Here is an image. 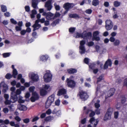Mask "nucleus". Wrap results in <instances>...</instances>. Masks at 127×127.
<instances>
[{"label": "nucleus", "instance_id": "obj_1", "mask_svg": "<svg viewBox=\"0 0 127 127\" xmlns=\"http://www.w3.org/2000/svg\"><path fill=\"white\" fill-rule=\"evenodd\" d=\"M46 73L44 75L43 78L45 82H48L51 80L52 75L50 70H46Z\"/></svg>", "mask_w": 127, "mask_h": 127}, {"label": "nucleus", "instance_id": "obj_2", "mask_svg": "<svg viewBox=\"0 0 127 127\" xmlns=\"http://www.w3.org/2000/svg\"><path fill=\"white\" fill-rule=\"evenodd\" d=\"M78 95L80 97L81 99L84 101L86 100L89 97L87 93L83 90H81L79 91Z\"/></svg>", "mask_w": 127, "mask_h": 127}, {"label": "nucleus", "instance_id": "obj_3", "mask_svg": "<svg viewBox=\"0 0 127 127\" xmlns=\"http://www.w3.org/2000/svg\"><path fill=\"white\" fill-rule=\"evenodd\" d=\"M65 81L67 83L66 85L68 87L73 89L75 87L76 82L74 80L67 79Z\"/></svg>", "mask_w": 127, "mask_h": 127}, {"label": "nucleus", "instance_id": "obj_4", "mask_svg": "<svg viewBox=\"0 0 127 127\" xmlns=\"http://www.w3.org/2000/svg\"><path fill=\"white\" fill-rule=\"evenodd\" d=\"M54 95H52L49 96L45 103V107L46 108H48L54 101Z\"/></svg>", "mask_w": 127, "mask_h": 127}, {"label": "nucleus", "instance_id": "obj_5", "mask_svg": "<svg viewBox=\"0 0 127 127\" xmlns=\"http://www.w3.org/2000/svg\"><path fill=\"white\" fill-rule=\"evenodd\" d=\"M42 15L45 16L47 20H51L55 19L54 17V14L50 12H44L42 14Z\"/></svg>", "mask_w": 127, "mask_h": 127}, {"label": "nucleus", "instance_id": "obj_6", "mask_svg": "<svg viewBox=\"0 0 127 127\" xmlns=\"http://www.w3.org/2000/svg\"><path fill=\"white\" fill-rule=\"evenodd\" d=\"M113 26V23L112 21L110 20H107L105 21V28L106 30L109 31L111 30Z\"/></svg>", "mask_w": 127, "mask_h": 127}, {"label": "nucleus", "instance_id": "obj_7", "mask_svg": "<svg viewBox=\"0 0 127 127\" xmlns=\"http://www.w3.org/2000/svg\"><path fill=\"white\" fill-rule=\"evenodd\" d=\"M21 91L19 89H17L16 92H12L11 95L14 97L15 100L17 99V97L21 96L20 94L21 93Z\"/></svg>", "mask_w": 127, "mask_h": 127}, {"label": "nucleus", "instance_id": "obj_8", "mask_svg": "<svg viewBox=\"0 0 127 127\" xmlns=\"http://www.w3.org/2000/svg\"><path fill=\"white\" fill-rule=\"evenodd\" d=\"M39 22H40L39 19H38L36 20L35 23L32 26V27L33 28V31H35L36 30L38 29L41 27V25L38 24Z\"/></svg>", "mask_w": 127, "mask_h": 127}, {"label": "nucleus", "instance_id": "obj_9", "mask_svg": "<svg viewBox=\"0 0 127 127\" xmlns=\"http://www.w3.org/2000/svg\"><path fill=\"white\" fill-rule=\"evenodd\" d=\"M99 32L98 31H96L94 32L93 33V36L92 38L93 41L95 40L99 41L100 40V38L99 36H97L99 34Z\"/></svg>", "mask_w": 127, "mask_h": 127}, {"label": "nucleus", "instance_id": "obj_10", "mask_svg": "<svg viewBox=\"0 0 127 127\" xmlns=\"http://www.w3.org/2000/svg\"><path fill=\"white\" fill-rule=\"evenodd\" d=\"M83 38H84L90 39L92 37V33L91 32H88L86 31H84L83 32Z\"/></svg>", "mask_w": 127, "mask_h": 127}, {"label": "nucleus", "instance_id": "obj_11", "mask_svg": "<svg viewBox=\"0 0 127 127\" xmlns=\"http://www.w3.org/2000/svg\"><path fill=\"white\" fill-rule=\"evenodd\" d=\"M74 6V5L73 3L67 2L64 4L63 7L65 9L69 10L70 9L73 8Z\"/></svg>", "mask_w": 127, "mask_h": 127}, {"label": "nucleus", "instance_id": "obj_12", "mask_svg": "<svg viewBox=\"0 0 127 127\" xmlns=\"http://www.w3.org/2000/svg\"><path fill=\"white\" fill-rule=\"evenodd\" d=\"M16 100L14 99V97L11 95L10 100H5L4 103L6 105L10 104L11 103H14L16 102Z\"/></svg>", "mask_w": 127, "mask_h": 127}, {"label": "nucleus", "instance_id": "obj_13", "mask_svg": "<svg viewBox=\"0 0 127 127\" xmlns=\"http://www.w3.org/2000/svg\"><path fill=\"white\" fill-rule=\"evenodd\" d=\"M98 121L96 120H95L94 118L92 117L89 120V122L92 124H93L92 127H95L98 122Z\"/></svg>", "mask_w": 127, "mask_h": 127}, {"label": "nucleus", "instance_id": "obj_14", "mask_svg": "<svg viewBox=\"0 0 127 127\" xmlns=\"http://www.w3.org/2000/svg\"><path fill=\"white\" fill-rule=\"evenodd\" d=\"M52 0H48L45 4V7L47 8L48 10L50 11L52 8V5H51Z\"/></svg>", "mask_w": 127, "mask_h": 127}, {"label": "nucleus", "instance_id": "obj_15", "mask_svg": "<svg viewBox=\"0 0 127 127\" xmlns=\"http://www.w3.org/2000/svg\"><path fill=\"white\" fill-rule=\"evenodd\" d=\"M67 90L64 88H62L60 89L58 91L57 95L60 96L66 94V93Z\"/></svg>", "mask_w": 127, "mask_h": 127}, {"label": "nucleus", "instance_id": "obj_16", "mask_svg": "<svg viewBox=\"0 0 127 127\" xmlns=\"http://www.w3.org/2000/svg\"><path fill=\"white\" fill-rule=\"evenodd\" d=\"M112 62L110 59H108L106 62L104 66L103 69H106L108 68V66L111 67L112 65Z\"/></svg>", "mask_w": 127, "mask_h": 127}, {"label": "nucleus", "instance_id": "obj_17", "mask_svg": "<svg viewBox=\"0 0 127 127\" xmlns=\"http://www.w3.org/2000/svg\"><path fill=\"white\" fill-rule=\"evenodd\" d=\"M1 85H2L3 89L2 90V93H5L7 91L8 89V87L7 85L4 82L1 83Z\"/></svg>", "mask_w": 127, "mask_h": 127}, {"label": "nucleus", "instance_id": "obj_18", "mask_svg": "<svg viewBox=\"0 0 127 127\" xmlns=\"http://www.w3.org/2000/svg\"><path fill=\"white\" fill-rule=\"evenodd\" d=\"M31 78L32 80L34 81H38V77L37 75L35 74H32Z\"/></svg>", "mask_w": 127, "mask_h": 127}, {"label": "nucleus", "instance_id": "obj_19", "mask_svg": "<svg viewBox=\"0 0 127 127\" xmlns=\"http://www.w3.org/2000/svg\"><path fill=\"white\" fill-rule=\"evenodd\" d=\"M67 71L69 74H72L76 73L77 72V70L75 68H71L67 69Z\"/></svg>", "mask_w": 127, "mask_h": 127}, {"label": "nucleus", "instance_id": "obj_20", "mask_svg": "<svg viewBox=\"0 0 127 127\" xmlns=\"http://www.w3.org/2000/svg\"><path fill=\"white\" fill-rule=\"evenodd\" d=\"M115 89L114 88H111L108 91L109 94L107 95V97H109L113 95L115 92Z\"/></svg>", "mask_w": 127, "mask_h": 127}, {"label": "nucleus", "instance_id": "obj_21", "mask_svg": "<svg viewBox=\"0 0 127 127\" xmlns=\"http://www.w3.org/2000/svg\"><path fill=\"white\" fill-rule=\"evenodd\" d=\"M18 108L21 111H25L27 109V107L24 105L21 104L18 106Z\"/></svg>", "mask_w": 127, "mask_h": 127}, {"label": "nucleus", "instance_id": "obj_22", "mask_svg": "<svg viewBox=\"0 0 127 127\" xmlns=\"http://www.w3.org/2000/svg\"><path fill=\"white\" fill-rule=\"evenodd\" d=\"M111 114L106 112L104 118V120L106 121L110 119L111 118Z\"/></svg>", "mask_w": 127, "mask_h": 127}, {"label": "nucleus", "instance_id": "obj_23", "mask_svg": "<svg viewBox=\"0 0 127 127\" xmlns=\"http://www.w3.org/2000/svg\"><path fill=\"white\" fill-rule=\"evenodd\" d=\"M61 20L58 18L54 21L51 24V25L53 27L55 26L57 24H58L59 23V22Z\"/></svg>", "mask_w": 127, "mask_h": 127}, {"label": "nucleus", "instance_id": "obj_24", "mask_svg": "<svg viewBox=\"0 0 127 127\" xmlns=\"http://www.w3.org/2000/svg\"><path fill=\"white\" fill-rule=\"evenodd\" d=\"M38 3V0H32V6L34 8H36Z\"/></svg>", "mask_w": 127, "mask_h": 127}, {"label": "nucleus", "instance_id": "obj_25", "mask_svg": "<svg viewBox=\"0 0 127 127\" xmlns=\"http://www.w3.org/2000/svg\"><path fill=\"white\" fill-rule=\"evenodd\" d=\"M70 17L76 19L80 18V16L77 14H71L69 15Z\"/></svg>", "mask_w": 127, "mask_h": 127}, {"label": "nucleus", "instance_id": "obj_26", "mask_svg": "<svg viewBox=\"0 0 127 127\" xmlns=\"http://www.w3.org/2000/svg\"><path fill=\"white\" fill-rule=\"evenodd\" d=\"M40 95L41 96L45 95L47 93V91L43 89H40Z\"/></svg>", "mask_w": 127, "mask_h": 127}, {"label": "nucleus", "instance_id": "obj_27", "mask_svg": "<svg viewBox=\"0 0 127 127\" xmlns=\"http://www.w3.org/2000/svg\"><path fill=\"white\" fill-rule=\"evenodd\" d=\"M79 48L80 50H81L79 51L80 53L83 54L85 52L86 50L84 46H80Z\"/></svg>", "mask_w": 127, "mask_h": 127}, {"label": "nucleus", "instance_id": "obj_28", "mask_svg": "<svg viewBox=\"0 0 127 127\" xmlns=\"http://www.w3.org/2000/svg\"><path fill=\"white\" fill-rule=\"evenodd\" d=\"M22 98L23 97L22 96H18L17 98V99L16 100V101H18V102L20 103H24L25 102V101L24 100L22 99Z\"/></svg>", "mask_w": 127, "mask_h": 127}, {"label": "nucleus", "instance_id": "obj_29", "mask_svg": "<svg viewBox=\"0 0 127 127\" xmlns=\"http://www.w3.org/2000/svg\"><path fill=\"white\" fill-rule=\"evenodd\" d=\"M48 58V56L47 55H43L41 57L40 59L42 61L45 62L47 61Z\"/></svg>", "mask_w": 127, "mask_h": 127}, {"label": "nucleus", "instance_id": "obj_30", "mask_svg": "<svg viewBox=\"0 0 127 127\" xmlns=\"http://www.w3.org/2000/svg\"><path fill=\"white\" fill-rule=\"evenodd\" d=\"M18 72L16 69H14L12 71V75L13 77L14 78H16V76L18 74Z\"/></svg>", "mask_w": 127, "mask_h": 127}, {"label": "nucleus", "instance_id": "obj_31", "mask_svg": "<svg viewBox=\"0 0 127 127\" xmlns=\"http://www.w3.org/2000/svg\"><path fill=\"white\" fill-rule=\"evenodd\" d=\"M83 32L82 34L78 32H77L76 33V35L74 36L75 38H78L79 37L83 38Z\"/></svg>", "mask_w": 127, "mask_h": 127}, {"label": "nucleus", "instance_id": "obj_32", "mask_svg": "<svg viewBox=\"0 0 127 127\" xmlns=\"http://www.w3.org/2000/svg\"><path fill=\"white\" fill-rule=\"evenodd\" d=\"M32 96L37 100L39 98V96L37 93L36 92L32 93Z\"/></svg>", "mask_w": 127, "mask_h": 127}, {"label": "nucleus", "instance_id": "obj_33", "mask_svg": "<svg viewBox=\"0 0 127 127\" xmlns=\"http://www.w3.org/2000/svg\"><path fill=\"white\" fill-rule=\"evenodd\" d=\"M1 10L2 12H4L7 10L6 6L4 5H2L0 6Z\"/></svg>", "mask_w": 127, "mask_h": 127}, {"label": "nucleus", "instance_id": "obj_34", "mask_svg": "<svg viewBox=\"0 0 127 127\" xmlns=\"http://www.w3.org/2000/svg\"><path fill=\"white\" fill-rule=\"evenodd\" d=\"M99 1L98 0H93L92 2V5L96 6L99 4Z\"/></svg>", "mask_w": 127, "mask_h": 127}, {"label": "nucleus", "instance_id": "obj_35", "mask_svg": "<svg viewBox=\"0 0 127 127\" xmlns=\"http://www.w3.org/2000/svg\"><path fill=\"white\" fill-rule=\"evenodd\" d=\"M5 78L7 79H10L13 76L11 74L7 73L5 76Z\"/></svg>", "mask_w": 127, "mask_h": 127}, {"label": "nucleus", "instance_id": "obj_36", "mask_svg": "<svg viewBox=\"0 0 127 127\" xmlns=\"http://www.w3.org/2000/svg\"><path fill=\"white\" fill-rule=\"evenodd\" d=\"M120 5V2L118 1H115L114 2V5L116 7H117Z\"/></svg>", "mask_w": 127, "mask_h": 127}, {"label": "nucleus", "instance_id": "obj_37", "mask_svg": "<svg viewBox=\"0 0 127 127\" xmlns=\"http://www.w3.org/2000/svg\"><path fill=\"white\" fill-rule=\"evenodd\" d=\"M76 28L75 27H70L69 29V32L73 33L75 32Z\"/></svg>", "mask_w": 127, "mask_h": 127}, {"label": "nucleus", "instance_id": "obj_38", "mask_svg": "<svg viewBox=\"0 0 127 127\" xmlns=\"http://www.w3.org/2000/svg\"><path fill=\"white\" fill-rule=\"evenodd\" d=\"M103 77L102 75L99 76L97 78V84H98L99 82L103 80Z\"/></svg>", "mask_w": 127, "mask_h": 127}, {"label": "nucleus", "instance_id": "obj_39", "mask_svg": "<svg viewBox=\"0 0 127 127\" xmlns=\"http://www.w3.org/2000/svg\"><path fill=\"white\" fill-rule=\"evenodd\" d=\"M113 109L111 108H109L107 110V113H108L112 115L113 111Z\"/></svg>", "mask_w": 127, "mask_h": 127}, {"label": "nucleus", "instance_id": "obj_40", "mask_svg": "<svg viewBox=\"0 0 127 127\" xmlns=\"http://www.w3.org/2000/svg\"><path fill=\"white\" fill-rule=\"evenodd\" d=\"M120 43V41L118 39H116L114 42V44L115 46H117L119 45Z\"/></svg>", "mask_w": 127, "mask_h": 127}, {"label": "nucleus", "instance_id": "obj_41", "mask_svg": "<svg viewBox=\"0 0 127 127\" xmlns=\"http://www.w3.org/2000/svg\"><path fill=\"white\" fill-rule=\"evenodd\" d=\"M95 64H92L89 65V68L93 70L95 68Z\"/></svg>", "mask_w": 127, "mask_h": 127}, {"label": "nucleus", "instance_id": "obj_42", "mask_svg": "<svg viewBox=\"0 0 127 127\" xmlns=\"http://www.w3.org/2000/svg\"><path fill=\"white\" fill-rule=\"evenodd\" d=\"M126 101V98L125 96L122 97L121 102L122 103L124 104L125 103Z\"/></svg>", "mask_w": 127, "mask_h": 127}, {"label": "nucleus", "instance_id": "obj_43", "mask_svg": "<svg viewBox=\"0 0 127 127\" xmlns=\"http://www.w3.org/2000/svg\"><path fill=\"white\" fill-rule=\"evenodd\" d=\"M10 54L9 53H5L2 54L4 58H6L9 56Z\"/></svg>", "mask_w": 127, "mask_h": 127}, {"label": "nucleus", "instance_id": "obj_44", "mask_svg": "<svg viewBox=\"0 0 127 127\" xmlns=\"http://www.w3.org/2000/svg\"><path fill=\"white\" fill-rule=\"evenodd\" d=\"M34 89L35 87L34 86H31L29 88V90L30 92L32 93L34 92Z\"/></svg>", "mask_w": 127, "mask_h": 127}, {"label": "nucleus", "instance_id": "obj_45", "mask_svg": "<svg viewBox=\"0 0 127 127\" xmlns=\"http://www.w3.org/2000/svg\"><path fill=\"white\" fill-rule=\"evenodd\" d=\"M53 117H51V116L47 117L46 118V120L47 121L50 122L51 121V120L53 118Z\"/></svg>", "mask_w": 127, "mask_h": 127}, {"label": "nucleus", "instance_id": "obj_46", "mask_svg": "<svg viewBox=\"0 0 127 127\" xmlns=\"http://www.w3.org/2000/svg\"><path fill=\"white\" fill-rule=\"evenodd\" d=\"M60 15L61 14L59 12H56L54 16L55 19V17H59Z\"/></svg>", "mask_w": 127, "mask_h": 127}, {"label": "nucleus", "instance_id": "obj_47", "mask_svg": "<svg viewBox=\"0 0 127 127\" xmlns=\"http://www.w3.org/2000/svg\"><path fill=\"white\" fill-rule=\"evenodd\" d=\"M30 121V119L29 118H26L23 120V122L26 124L28 123Z\"/></svg>", "mask_w": 127, "mask_h": 127}, {"label": "nucleus", "instance_id": "obj_48", "mask_svg": "<svg viewBox=\"0 0 127 127\" xmlns=\"http://www.w3.org/2000/svg\"><path fill=\"white\" fill-rule=\"evenodd\" d=\"M50 86L48 85H44L43 86V87L44 89L45 90H48Z\"/></svg>", "mask_w": 127, "mask_h": 127}, {"label": "nucleus", "instance_id": "obj_49", "mask_svg": "<svg viewBox=\"0 0 127 127\" xmlns=\"http://www.w3.org/2000/svg\"><path fill=\"white\" fill-rule=\"evenodd\" d=\"M89 59L88 58H85L84 60V62L86 64H88L89 62Z\"/></svg>", "mask_w": 127, "mask_h": 127}, {"label": "nucleus", "instance_id": "obj_50", "mask_svg": "<svg viewBox=\"0 0 127 127\" xmlns=\"http://www.w3.org/2000/svg\"><path fill=\"white\" fill-rule=\"evenodd\" d=\"M15 29L17 31H20L22 30L21 27L19 26H16Z\"/></svg>", "mask_w": 127, "mask_h": 127}, {"label": "nucleus", "instance_id": "obj_51", "mask_svg": "<svg viewBox=\"0 0 127 127\" xmlns=\"http://www.w3.org/2000/svg\"><path fill=\"white\" fill-rule=\"evenodd\" d=\"M39 119V118L38 116H36L33 118L32 120V122H34L38 120Z\"/></svg>", "mask_w": 127, "mask_h": 127}, {"label": "nucleus", "instance_id": "obj_52", "mask_svg": "<svg viewBox=\"0 0 127 127\" xmlns=\"http://www.w3.org/2000/svg\"><path fill=\"white\" fill-rule=\"evenodd\" d=\"M20 33L21 35H24L26 33V31L25 30H23L20 31Z\"/></svg>", "mask_w": 127, "mask_h": 127}, {"label": "nucleus", "instance_id": "obj_53", "mask_svg": "<svg viewBox=\"0 0 127 127\" xmlns=\"http://www.w3.org/2000/svg\"><path fill=\"white\" fill-rule=\"evenodd\" d=\"M85 41L84 40H82L80 41V46H84V45L85 44Z\"/></svg>", "mask_w": 127, "mask_h": 127}, {"label": "nucleus", "instance_id": "obj_54", "mask_svg": "<svg viewBox=\"0 0 127 127\" xmlns=\"http://www.w3.org/2000/svg\"><path fill=\"white\" fill-rule=\"evenodd\" d=\"M100 109L98 108L95 109V112L96 114L97 115H99L100 113Z\"/></svg>", "mask_w": 127, "mask_h": 127}, {"label": "nucleus", "instance_id": "obj_55", "mask_svg": "<svg viewBox=\"0 0 127 127\" xmlns=\"http://www.w3.org/2000/svg\"><path fill=\"white\" fill-rule=\"evenodd\" d=\"M85 12L87 14H90L92 13V10L91 9H87Z\"/></svg>", "mask_w": 127, "mask_h": 127}, {"label": "nucleus", "instance_id": "obj_56", "mask_svg": "<svg viewBox=\"0 0 127 127\" xmlns=\"http://www.w3.org/2000/svg\"><path fill=\"white\" fill-rule=\"evenodd\" d=\"M54 5L55 6V9L57 11H58L60 10V7L59 5H55V4Z\"/></svg>", "mask_w": 127, "mask_h": 127}, {"label": "nucleus", "instance_id": "obj_57", "mask_svg": "<svg viewBox=\"0 0 127 127\" xmlns=\"http://www.w3.org/2000/svg\"><path fill=\"white\" fill-rule=\"evenodd\" d=\"M25 8L26 11L28 12L30 11V7L29 6H25Z\"/></svg>", "mask_w": 127, "mask_h": 127}, {"label": "nucleus", "instance_id": "obj_58", "mask_svg": "<svg viewBox=\"0 0 127 127\" xmlns=\"http://www.w3.org/2000/svg\"><path fill=\"white\" fill-rule=\"evenodd\" d=\"M4 15L5 17H9L10 16V13L9 12H6L4 13Z\"/></svg>", "mask_w": 127, "mask_h": 127}, {"label": "nucleus", "instance_id": "obj_59", "mask_svg": "<svg viewBox=\"0 0 127 127\" xmlns=\"http://www.w3.org/2000/svg\"><path fill=\"white\" fill-rule=\"evenodd\" d=\"M3 111L5 113H7L9 111V110L6 107L3 109Z\"/></svg>", "mask_w": 127, "mask_h": 127}, {"label": "nucleus", "instance_id": "obj_60", "mask_svg": "<svg viewBox=\"0 0 127 127\" xmlns=\"http://www.w3.org/2000/svg\"><path fill=\"white\" fill-rule=\"evenodd\" d=\"M11 22L13 24H17V22L16 21L13 19L11 18L10 20Z\"/></svg>", "mask_w": 127, "mask_h": 127}, {"label": "nucleus", "instance_id": "obj_61", "mask_svg": "<svg viewBox=\"0 0 127 127\" xmlns=\"http://www.w3.org/2000/svg\"><path fill=\"white\" fill-rule=\"evenodd\" d=\"M95 112L92 111L89 114V116L90 117H93L95 115Z\"/></svg>", "mask_w": 127, "mask_h": 127}, {"label": "nucleus", "instance_id": "obj_62", "mask_svg": "<svg viewBox=\"0 0 127 127\" xmlns=\"http://www.w3.org/2000/svg\"><path fill=\"white\" fill-rule=\"evenodd\" d=\"M60 100L58 99L55 101V103L56 105L59 106V105L60 103Z\"/></svg>", "mask_w": 127, "mask_h": 127}, {"label": "nucleus", "instance_id": "obj_63", "mask_svg": "<svg viewBox=\"0 0 127 127\" xmlns=\"http://www.w3.org/2000/svg\"><path fill=\"white\" fill-rule=\"evenodd\" d=\"M123 86H126L127 88V78L125 79L124 80Z\"/></svg>", "mask_w": 127, "mask_h": 127}, {"label": "nucleus", "instance_id": "obj_64", "mask_svg": "<svg viewBox=\"0 0 127 127\" xmlns=\"http://www.w3.org/2000/svg\"><path fill=\"white\" fill-rule=\"evenodd\" d=\"M14 118L18 122H20L21 120V119L18 116H16Z\"/></svg>", "mask_w": 127, "mask_h": 127}]
</instances>
